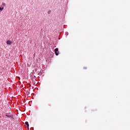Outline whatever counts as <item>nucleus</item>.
Wrapping results in <instances>:
<instances>
[{
    "mask_svg": "<svg viewBox=\"0 0 130 130\" xmlns=\"http://www.w3.org/2000/svg\"><path fill=\"white\" fill-rule=\"evenodd\" d=\"M54 51L56 55H58V53H59V52L58 51V48H55Z\"/></svg>",
    "mask_w": 130,
    "mask_h": 130,
    "instance_id": "obj_1",
    "label": "nucleus"
},
{
    "mask_svg": "<svg viewBox=\"0 0 130 130\" xmlns=\"http://www.w3.org/2000/svg\"><path fill=\"white\" fill-rule=\"evenodd\" d=\"M6 116H7V117H9V118H13V115H6Z\"/></svg>",
    "mask_w": 130,
    "mask_h": 130,
    "instance_id": "obj_2",
    "label": "nucleus"
},
{
    "mask_svg": "<svg viewBox=\"0 0 130 130\" xmlns=\"http://www.w3.org/2000/svg\"><path fill=\"white\" fill-rule=\"evenodd\" d=\"M7 44H8L9 45H11V44H12V42L11 41H7Z\"/></svg>",
    "mask_w": 130,
    "mask_h": 130,
    "instance_id": "obj_3",
    "label": "nucleus"
},
{
    "mask_svg": "<svg viewBox=\"0 0 130 130\" xmlns=\"http://www.w3.org/2000/svg\"><path fill=\"white\" fill-rule=\"evenodd\" d=\"M25 124H26V125H27V128H29V123L28 122V121H26L25 122Z\"/></svg>",
    "mask_w": 130,
    "mask_h": 130,
    "instance_id": "obj_4",
    "label": "nucleus"
},
{
    "mask_svg": "<svg viewBox=\"0 0 130 130\" xmlns=\"http://www.w3.org/2000/svg\"><path fill=\"white\" fill-rule=\"evenodd\" d=\"M3 10H4V8H1L0 7V12H2V11H3Z\"/></svg>",
    "mask_w": 130,
    "mask_h": 130,
    "instance_id": "obj_5",
    "label": "nucleus"
},
{
    "mask_svg": "<svg viewBox=\"0 0 130 130\" xmlns=\"http://www.w3.org/2000/svg\"><path fill=\"white\" fill-rule=\"evenodd\" d=\"M84 69H87V68H84Z\"/></svg>",
    "mask_w": 130,
    "mask_h": 130,
    "instance_id": "obj_6",
    "label": "nucleus"
}]
</instances>
